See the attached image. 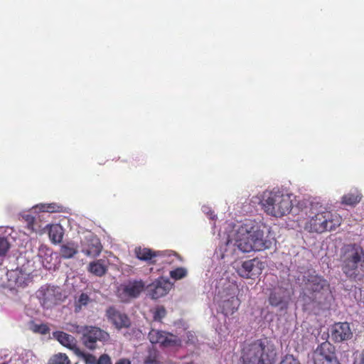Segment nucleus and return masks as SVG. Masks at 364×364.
<instances>
[{
    "mask_svg": "<svg viewBox=\"0 0 364 364\" xmlns=\"http://www.w3.org/2000/svg\"><path fill=\"white\" fill-rule=\"evenodd\" d=\"M267 226L255 220H246L239 227L235 236V245L243 252L262 251L272 247Z\"/></svg>",
    "mask_w": 364,
    "mask_h": 364,
    "instance_id": "f257e3e1",
    "label": "nucleus"
},
{
    "mask_svg": "<svg viewBox=\"0 0 364 364\" xmlns=\"http://www.w3.org/2000/svg\"><path fill=\"white\" fill-rule=\"evenodd\" d=\"M341 268L350 280L360 281L364 278V250L355 243L345 245L341 250Z\"/></svg>",
    "mask_w": 364,
    "mask_h": 364,
    "instance_id": "f03ea898",
    "label": "nucleus"
},
{
    "mask_svg": "<svg viewBox=\"0 0 364 364\" xmlns=\"http://www.w3.org/2000/svg\"><path fill=\"white\" fill-rule=\"evenodd\" d=\"M276 354V348L271 341L267 338L258 339L243 348L242 364H272Z\"/></svg>",
    "mask_w": 364,
    "mask_h": 364,
    "instance_id": "7ed1b4c3",
    "label": "nucleus"
},
{
    "mask_svg": "<svg viewBox=\"0 0 364 364\" xmlns=\"http://www.w3.org/2000/svg\"><path fill=\"white\" fill-rule=\"evenodd\" d=\"M261 204L267 215L276 218L288 215L293 207L291 196L279 190L264 192Z\"/></svg>",
    "mask_w": 364,
    "mask_h": 364,
    "instance_id": "20e7f679",
    "label": "nucleus"
},
{
    "mask_svg": "<svg viewBox=\"0 0 364 364\" xmlns=\"http://www.w3.org/2000/svg\"><path fill=\"white\" fill-rule=\"evenodd\" d=\"M342 217L336 212L324 210L310 217L304 225L309 232L323 233L336 230L342 223Z\"/></svg>",
    "mask_w": 364,
    "mask_h": 364,
    "instance_id": "39448f33",
    "label": "nucleus"
},
{
    "mask_svg": "<svg viewBox=\"0 0 364 364\" xmlns=\"http://www.w3.org/2000/svg\"><path fill=\"white\" fill-rule=\"evenodd\" d=\"M37 298L41 306L50 309L63 301L64 297L59 287L44 285L37 291Z\"/></svg>",
    "mask_w": 364,
    "mask_h": 364,
    "instance_id": "423d86ee",
    "label": "nucleus"
},
{
    "mask_svg": "<svg viewBox=\"0 0 364 364\" xmlns=\"http://www.w3.org/2000/svg\"><path fill=\"white\" fill-rule=\"evenodd\" d=\"M110 336L108 332L100 327L85 326L82 331V344L89 350H95L97 348V343H102L109 341Z\"/></svg>",
    "mask_w": 364,
    "mask_h": 364,
    "instance_id": "0eeeda50",
    "label": "nucleus"
},
{
    "mask_svg": "<svg viewBox=\"0 0 364 364\" xmlns=\"http://www.w3.org/2000/svg\"><path fill=\"white\" fill-rule=\"evenodd\" d=\"M225 294L219 304V307L223 314L225 316H232L235 313L240 305V300L237 297L239 292L238 287L232 284L225 291Z\"/></svg>",
    "mask_w": 364,
    "mask_h": 364,
    "instance_id": "6e6552de",
    "label": "nucleus"
},
{
    "mask_svg": "<svg viewBox=\"0 0 364 364\" xmlns=\"http://www.w3.org/2000/svg\"><path fill=\"white\" fill-rule=\"evenodd\" d=\"M145 287L146 284L141 279L129 280L119 286L117 296L122 301H129L139 297Z\"/></svg>",
    "mask_w": 364,
    "mask_h": 364,
    "instance_id": "1a4fd4ad",
    "label": "nucleus"
},
{
    "mask_svg": "<svg viewBox=\"0 0 364 364\" xmlns=\"http://www.w3.org/2000/svg\"><path fill=\"white\" fill-rule=\"evenodd\" d=\"M148 337L151 343L159 344L164 348H174L181 346V340L177 336L166 331L151 329Z\"/></svg>",
    "mask_w": 364,
    "mask_h": 364,
    "instance_id": "9d476101",
    "label": "nucleus"
},
{
    "mask_svg": "<svg viewBox=\"0 0 364 364\" xmlns=\"http://www.w3.org/2000/svg\"><path fill=\"white\" fill-rule=\"evenodd\" d=\"M314 364H340L335 348L329 343H322L316 349L314 358Z\"/></svg>",
    "mask_w": 364,
    "mask_h": 364,
    "instance_id": "9b49d317",
    "label": "nucleus"
},
{
    "mask_svg": "<svg viewBox=\"0 0 364 364\" xmlns=\"http://www.w3.org/2000/svg\"><path fill=\"white\" fill-rule=\"evenodd\" d=\"M105 316L117 330L127 328L131 326V321L128 316L114 306H109L107 309Z\"/></svg>",
    "mask_w": 364,
    "mask_h": 364,
    "instance_id": "f8f14e48",
    "label": "nucleus"
},
{
    "mask_svg": "<svg viewBox=\"0 0 364 364\" xmlns=\"http://www.w3.org/2000/svg\"><path fill=\"white\" fill-rule=\"evenodd\" d=\"M305 289L311 293H319L328 287V283L322 276L316 274L315 271L309 272L304 276Z\"/></svg>",
    "mask_w": 364,
    "mask_h": 364,
    "instance_id": "ddd939ff",
    "label": "nucleus"
},
{
    "mask_svg": "<svg viewBox=\"0 0 364 364\" xmlns=\"http://www.w3.org/2000/svg\"><path fill=\"white\" fill-rule=\"evenodd\" d=\"M268 301L273 307H278L280 310L287 309L289 301L287 289L282 287L274 289L269 294Z\"/></svg>",
    "mask_w": 364,
    "mask_h": 364,
    "instance_id": "4468645a",
    "label": "nucleus"
},
{
    "mask_svg": "<svg viewBox=\"0 0 364 364\" xmlns=\"http://www.w3.org/2000/svg\"><path fill=\"white\" fill-rule=\"evenodd\" d=\"M171 286L172 284L168 279L160 277L152 284L148 285L149 294L153 299H159L168 294Z\"/></svg>",
    "mask_w": 364,
    "mask_h": 364,
    "instance_id": "2eb2a0df",
    "label": "nucleus"
},
{
    "mask_svg": "<svg viewBox=\"0 0 364 364\" xmlns=\"http://www.w3.org/2000/svg\"><path fill=\"white\" fill-rule=\"evenodd\" d=\"M331 338L340 343L352 338L353 331L348 322H338L333 325L331 331Z\"/></svg>",
    "mask_w": 364,
    "mask_h": 364,
    "instance_id": "dca6fc26",
    "label": "nucleus"
},
{
    "mask_svg": "<svg viewBox=\"0 0 364 364\" xmlns=\"http://www.w3.org/2000/svg\"><path fill=\"white\" fill-rule=\"evenodd\" d=\"M136 258L145 261L150 264H154L158 262L159 258L166 257V253L161 251H154L146 247H138L134 249Z\"/></svg>",
    "mask_w": 364,
    "mask_h": 364,
    "instance_id": "f3484780",
    "label": "nucleus"
},
{
    "mask_svg": "<svg viewBox=\"0 0 364 364\" xmlns=\"http://www.w3.org/2000/svg\"><path fill=\"white\" fill-rule=\"evenodd\" d=\"M262 269V262L255 258L243 262L237 272L242 277L250 279L252 276L260 274Z\"/></svg>",
    "mask_w": 364,
    "mask_h": 364,
    "instance_id": "a211bd4d",
    "label": "nucleus"
},
{
    "mask_svg": "<svg viewBox=\"0 0 364 364\" xmlns=\"http://www.w3.org/2000/svg\"><path fill=\"white\" fill-rule=\"evenodd\" d=\"M85 240L82 252L87 256L92 257L99 256L102 250L100 239L96 235H90L85 238Z\"/></svg>",
    "mask_w": 364,
    "mask_h": 364,
    "instance_id": "6ab92c4d",
    "label": "nucleus"
},
{
    "mask_svg": "<svg viewBox=\"0 0 364 364\" xmlns=\"http://www.w3.org/2000/svg\"><path fill=\"white\" fill-rule=\"evenodd\" d=\"M8 277L10 285H13L16 288H23L27 286L29 282L28 275L18 269L11 271L9 273Z\"/></svg>",
    "mask_w": 364,
    "mask_h": 364,
    "instance_id": "aec40b11",
    "label": "nucleus"
},
{
    "mask_svg": "<svg viewBox=\"0 0 364 364\" xmlns=\"http://www.w3.org/2000/svg\"><path fill=\"white\" fill-rule=\"evenodd\" d=\"M53 337L63 346L74 350L77 347L76 339L71 335L63 331H55Z\"/></svg>",
    "mask_w": 364,
    "mask_h": 364,
    "instance_id": "412c9836",
    "label": "nucleus"
},
{
    "mask_svg": "<svg viewBox=\"0 0 364 364\" xmlns=\"http://www.w3.org/2000/svg\"><path fill=\"white\" fill-rule=\"evenodd\" d=\"M362 198V194L357 189L350 191L341 198V203L346 205L355 206Z\"/></svg>",
    "mask_w": 364,
    "mask_h": 364,
    "instance_id": "4be33fe9",
    "label": "nucleus"
},
{
    "mask_svg": "<svg viewBox=\"0 0 364 364\" xmlns=\"http://www.w3.org/2000/svg\"><path fill=\"white\" fill-rule=\"evenodd\" d=\"M88 272L97 277H102L107 271L105 262L102 259H97L89 264L87 267Z\"/></svg>",
    "mask_w": 364,
    "mask_h": 364,
    "instance_id": "5701e85b",
    "label": "nucleus"
},
{
    "mask_svg": "<svg viewBox=\"0 0 364 364\" xmlns=\"http://www.w3.org/2000/svg\"><path fill=\"white\" fill-rule=\"evenodd\" d=\"M77 246L73 242H68L60 246V255L64 259L73 257L77 253Z\"/></svg>",
    "mask_w": 364,
    "mask_h": 364,
    "instance_id": "b1692460",
    "label": "nucleus"
},
{
    "mask_svg": "<svg viewBox=\"0 0 364 364\" xmlns=\"http://www.w3.org/2000/svg\"><path fill=\"white\" fill-rule=\"evenodd\" d=\"M48 235L53 243H60L63 237V230L60 225H53L50 226Z\"/></svg>",
    "mask_w": 364,
    "mask_h": 364,
    "instance_id": "393cba45",
    "label": "nucleus"
},
{
    "mask_svg": "<svg viewBox=\"0 0 364 364\" xmlns=\"http://www.w3.org/2000/svg\"><path fill=\"white\" fill-rule=\"evenodd\" d=\"M91 301L92 299L87 294H80L77 299H76L75 301V311L79 312L81 311L82 307L87 306Z\"/></svg>",
    "mask_w": 364,
    "mask_h": 364,
    "instance_id": "a878e982",
    "label": "nucleus"
},
{
    "mask_svg": "<svg viewBox=\"0 0 364 364\" xmlns=\"http://www.w3.org/2000/svg\"><path fill=\"white\" fill-rule=\"evenodd\" d=\"M48 364H70V360L65 353H59L50 357Z\"/></svg>",
    "mask_w": 364,
    "mask_h": 364,
    "instance_id": "bb28decb",
    "label": "nucleus"
},
{
    "mask_svg": "<svg viewBox=\"0 0 364 364\" xmlns=\"http://www.w3.org/2000/svg\"><path fill=\"white\" fill-rule=\"evenodd\" d=\"M187 275V270L184 267H178L170 272V277L175 279L178 280L186 277Z\"/></svg>",
    "mask_w": 364,
    "mask_h": 364,
    "instance_id": "cd10ccee",
    "label": "nucleus"
},
{
    "mask_svg": "<svg viewBox=\"0 0 364 364\" xmlns=\"http://www.w3.org/2000/svg\"><path fill=\"white\" fill-rule=\"evenodd\" d=\"M63 207L57 203H48L42 205V210L48 213H59L62 210Z\"/></svg>",
    "mask_w": 364,
    "mask_h": 364,
    "instance_id": "c85d7f7f",
    "label": "nucleus"
},
{
    "mask_svg": "<svg viewBox=\"0 0 364 364\" xmlns=\"http://www.w3.org/2000/svg\"><path fill=\"white\" fill-rule=\"evenodd\" d=\"M31 330L34 333H41V335H46L50 332V328L47 324L41 323V324H33L31 327Z\"/></svg>",
    "mask_w": 364,
    "mask_h": 364,
    "instance_id": "c756f323",
    "label": "nucleus"
},
{
    "mask_svg": "<svg viewBox=\"0 0 364 364\" xmlns=\"http://www.w3.org/2000/svg\"><path fill=\"white\" fill-rule=\"evenodd\" d=\"M22 219L27 224V228L31 230H35L34 223L36 221V218L33 215L30 213H25L22 215Z\"/></svg>",
    "mask_w": 364,
    "mask_h": 364,
    "instance_id": "7c9ffc66",
    "label": "nucleus"
},
{
    "mask_svg": "<svg viewBox=\"0 0 364 364\" xmlns=\"http://www.w3.org/2000/svg\"><path fill=\"white\" fill-rule=\"evenodd\" d=\"M166 315V309L163 306H159L155 309L153 317L155 321H161Z\"/></svg>",
    "mask_w": 364,
    "mask_h": 364,
    "instance_id": "2f4dec72",
    "label": "nucleus"
},
{
    "mask_svg": "<svg viewBox=\"0 0 364 364\" xmlns=\"http://www.w3.org/2000/svg\"><path fill=\"white\" fill-rule=\"evenodd\" d=\"M10 248V244L4 237H0V256H4Z\"/></svg>",
    "mask_w": 364,
    "mask_h": 364,
    "instance_id": "473e14b6",
    "label": "nucleus"
},
{
    "mask_svg": "<svg viewBox=\"0 0 364 364\" xmlns=\"http://www.w3.org/2000/svg\"><path fill=\"white\" fill-rule=\"evenodd\" d=\"M279 364H301L299 360L292 355H286Z\"/></svg>",
    "mask_w": 364,
    "mask_h": 364,
    "instance_id": "72a5a7b5",
    "label": "nucleus"
},
{
    "mask_svg": "<svg viewBox=\"0 0 364 364\" xmlns=\"http://www.w3.org/2000/svg\"><path fill=\"white\" fill-rule=\"evenodd\" d=\"M82 357L85 363V364H97V360L95 356L90 353H82Z\"/></svg>",
    "mask_w": 364,
    "mask_h": 364,
    "instance_id": "f704fd0d",
    "label": "nucleus"
},
{
    "mask_svg": "<svg viewBox=\"0 0 364 364\" xmlns=\"http://www.w3.org/2000/svg\"><path fill=\"white\" fill-rule=\"evenodd\" d=\"M144 364H159V362L157 359L156 353H150L146 356L144 360Z\"/></svg>",
    "mask_w": 364,
    "mask_h": 364,
    "instance_id": "c9c22d12",
    "label": "nucleus"
},
{
    "mask_svg": "<svg viewBox=\"0 0 364 364\" xmlns=\"http://www.w3.org/2000/svg\"><path fill=\"white\" fill-rule=\"evenodd\" d=\"M97 364H112V362L108 355L103 354L97 360Z\"/></svg>",
    "mask_w": 364,
    "mask_h": 364,
    "instance_id": "e433bc0d",
    "label": "nucleus"
},
{
    "mask_svg": "<svg viewBox=\"0 0 364 364\" xmlns=\"http://www.w3.org/2000/svg\"><path fill=\"white\" fill-rule=\"evenodd\" d=\"M115 364H131V363L127 359H120Z\"/></svg>",
    "mask_w": 364,
    "mask_h": 364,
    "instance_id": "4c0bfd02",
    "label": "nucleus"
},
{
    "mask_svg": "<svg viewBox=\"0 0 364 364\" xmlns=\"http://www.w3.org/2000/svg\"><path fill=\"white\" fill-rule=\"evenodd\" d=\"M161 262L162 263H170V261L167 258V259H164L161 260Z\"/></svg>",
    "mask_w": 364,
    "mask_h": 364,
    "instance_id": "58836bf2",
    "label": "nucleus"
},
{
    "mask_svg": "<svg viewBox=\"0 0 364 364\" xmlns=\"http://www.w3.org/2000/svg\"><path fill=\"white\" fill-rule=\"evenodd\" d=\"M184 364H196V363L193 361H191V362L185 363Z\"/></svg>",
    "mask_w": 364,
    "mask_h": 364,
    "instance_id": "ea45409f",
    "label": "nucleus"
},
{
    "mask_svg": "<svg viewBox=\"0 0 364 364\" xmlns=\"http://www.w3.org/2000/svg\"><path fill=\"white\" fill-rule=\"evenodd\" d=\"M360 364H364V357L361 359Z\"/></svg>",
    "mask_w": 364,
    "mask_h": 364,
    "instance_id": "a19ab883",
    "label": "nucleus"
}]
</instances>
